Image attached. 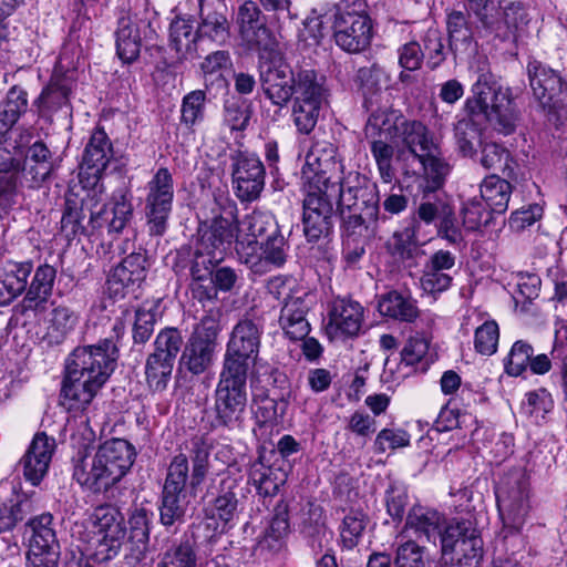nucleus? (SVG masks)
I'll return each instance as SVG.
<instances>
[{"instance_id": "obj_48", "label": "nucleus", "mask_w": 567, "mask_h": 567, "mask_svg": "<svg viewBox=\"0 0 567 567\" xmlns=\"http://www.w3.org/2000/svg\"><path fill=\"white\" fill-rule=\"evenodd\" d=\"M239 486L233 477H226L220 482L218 496L214 501V515H217L224 523L230 522L238 508Z\"/></svg>"}, {"instance_id": "obj_8", "label": "nucleus", "mask_w": 567, "mask_h": 567, "mask_svg": "<svg viewBox=\"0 0 567 567\" xmlns=\"http://www.w3.org/2000/svg\"><path fill=\"white\" fill-rule=\"evenodd\" d=\"M219 331L218 310H209L195 326L181 357V364L192 374H202L213 365Z\"/></svg>"}, {"instance_id": "obj_32", "label": "nucleus", "mask_w": 567, "mask_h": 567, "mask_svg": "<svg viewBox=\"0 0 567 567\" xmlns=\"http://www.w3.org/2000/svg\"><path fill=\"white\" fill-rule=\"evenodd\" d=\"M113 157L110 138L102 128H96L85 146L81 168L93 177H99Z\"/></svg>"}, {"instance_id": "obj_20", "label": "nucleus", "mask_w": 567, "mask_h": 567, "mask_svg": "<svg viewBox=\"0 0 567 567\" xmlns=\"http://www.w3.org/2000/svg\"><path fill=\"white\" fill-rule=\"evenodd\" d=\"M147 274V258L144 252L126 256L110 274L107 289L113 297H124L140 287Z\"/></svg>"}, {"instance_id": "obj_7", "label": "nucleus", "mask_w": 567, "mask_h": 567, "mask_svg": "<svg viewBox=\"0 0 567 567\" xmlns=\"http://www.w3.org/2000/svg\"><path fill=\"white\" fill-rule=\"evenodd\" d=\"M248 373L221 368L215 390V422L228 429L240 427L248 402Z\"/></svg>"}, {"instance_id": "obj_3", "label": "nucleus", "mask_w": 567, "mask_h": 567, "mask_svg": "<svg viewBox=\"0 0 567 567\" xmlns=\"http://www.w3.org/2000/svg\"><path fill=\"white\" fill-rule=\"evenodd\" d=\"M302 177L307 185V196L303 199V231L309 241H317L327 236L333 226V204L338 203V183L331 182L327 176L315 153L307 155Z\"/></svg>"}, {"instance_id": "obj_5", "label": "nucleus", "mask_w": 567, "mask_h": 567, "mask_svg": "<svg viewBox=\"0 0 567 567\" xmlns=\"http://www.w3.org/2000/svg\"><path fill=\"white\" fill-rule=\"evenodd\" d=\"M292 96V117L297 130L309 134L328 96L326 76L313 69H298Z\"/></svg>"}, {"instance_id": "obj_37", "label": "nucleus", "mask_w": 567, "mask_h": 567, "mask_svg": "<svg viewBox=\"0 0 567 567\" xmlns=\"http://www.w3.org/2000/svg\"><path fill=\"white\" fill-rule=\"evenodd\" d=\"M32 271L30 262L10 264L0 275V305H8L27 288Z\"/></svg>"}, {"instance_id": "obj_14", "label": "nucleus", "mask_w": 567, "mask_h": 567, "mask_svg": "<svg viewBox=\"0 0 567 567\" xmlns=\"http://www.w3.org/2000/svg\"><path fill=\"white\" fill-rule=\"evenodd\" d=\"M297 71L280 56H272L259 64V83L266 99L280 109L293 96Z\"/></svg>"}, {"instance_id": "obj_23", "label": "nucleus", "mask_w": 567, "mask_h": 567, "mask_svg": "<svg viewBox=\"0 0 567 567\" xmlns=\"http://www.w3.org/2000/svg\"><path fill=\"white\" fill-rule=\"evenodd\" d=\"M23 185L40 188L54 169L53 154L41 141L24 147L22 164Z\"/></svg>"}, {"instance_id": "obj_29", "label": "nucleus", "mask_w": 567, "mask_h": 567, "mask_svg": "<svg viewBox=\"0 0 567 567\" xmlns=\"http://www.w3.org/2000/svg\"><path fill=\"white\" fill-rule=\"evenodd\" d=\"M73 477L81 486L93 493L105 492L118 483L96 454L91 458H81L74 465Z\"/></svg>"}, {"instance_id": "obj_43", "label": "nucleus", "mask_w": 567, "mask_h": 567, "mask_svg": "<svg viewBox=\"0 0 567 567\" xmlns=\"http://www.w3.org/2000/svg\"><path fill=\"white\" fill-rule=\"evenodd\" d=\"M142 35L140 27H135L130 19H121L116 32V50L120 59L131 63L140 55Z\"/></svg>"}, {"instance_id": "obj_15", "label": "nucleus", "mask_w": 567, "mask_h": 567, "mask_svg": "<svg viewBox=\"0 0 567 567\" xmlns=\"http://www.w3.org/2000/svg\"><path fill=\"white\" fill-rule=\"evenodd\" d=\"M231 178L236 196L241 202H254L265 187V165L256 154L238 151L231 156Z\"/></svg>"}, {"instance_id": "obj_53", "label": "nucleus", "mask_w": 567, "mask_h": 567, "mask_svg": "<svg viewBox=\"0 0 567 567\" xmlns=\"http://www.w3.org/2000/svg\"><path fill=\"white\" fill-rule=\"evenodd\" d=\"M28 105V92L20 85H13L0 102V115L13 126L27 112Z\"/></svg>"}, {"instance_id": "obj_28", "label": "nucleus", "mask_w": 567, "mask_h": 567, "mask_svg": "<svg viewBox=\"0 0 567 567\" xmlns=\"http://www.w3.org/2000/svg\"><path fill=\"white\" fill-rule=\"evenodd\" d=\"M310 297L308 292L302 291L301 296H296L284 303L279 323L291 340H303L310 331V324L306 319Z\"/></svg>"}, {"instance_id": "obj_64", "label": "nucleus", "mask_w": 567, "mask_h": 567, "mask_svg": "<svg viewBox=\"0 0 567 567\" xmlns=\"http://www.w3.org/2000/svg\"><path fill=\"white\" fill-rule=\"evenodd\" d=\"M533 354L534 350L532 346L524 341H516L513 344L505 363L506 372L516 377L522 374L528 367Z\"/></svg>"}, {"instance_id": "obj_25", "label": "nucleus", "mask_w": 567, "mask_h": 567, "mask_svg": "<svg viewBox=\"0 0 567 567\" xmlns=\"http://www.w3.org/2000/svg\"><path fill=\"white\" fill-rule=\"evenodd\" d=\"M455 266V256L440 249L435 251L426 261L421 277L422 289L431 295L442 292L449 289L452 284L450 270Z\"/></svg>"}, {"instance_id": "obj_46", "label": "nucleus", "mask_w": 567, "mask_h": 567, "mask_svg": "<svg viewBox=\"0 0 567 567\" xmlns=\"http://www.w3.org/2000/svg\"><path fill=\"white\" fill-rule=\"evenodd\" d=\"M52 520L51 514H42L30 522L31 537L29 548L60 551Z\"/></svg>"}, {"instance_id": "obj_36", "label": "nucleus", "mask_w": 567, "mask_h": 567, "mask_svg": "<svg viewBox=\"0 0 567 567\" xmlns=\"http://www.w3.org/2000/svg\"><path fill=\"white\" fill-rule=\"evenodd\" d=\"M342 220L343 241H370L379 228V221H385V216H371L364 214H339Z\"/></svg>"}, {"instance_id": "obj_10", "label": "nucleus", "mask_w": 567, "mask_h": 567, "mask_svg": "<svg viewBox=\"0 0 567 567\" xmlns=\"http://www.w3.org/2000/svg\"><path fill=\"white\" fill-rule=\"evenodd\" d=\"M262 327L244 318L234 327L224 354L223 367L248 373L258 358Z\"/></svg>"}, {"instance_id": "obj_50", "label": "nucleus", "mask_w": 567, "mask_h": 567, "mask_svg": "<svg viewBox=\"0 0 567 567\" xmlns=\"http://www.w3.org/2000/svg\"><path fill=\"white\" fill-rule=\"evenodd\" d=\"M197 28L199 37L208 38L220 45L227 43L230 39L229 22L221 12L203 13L202 22Z\"/></svg>"}, {"instance_id": "obj_33", "label": "nucleus", "mask_w": 567, "mask_h": 567, "mask_svg": "<svg viewBox=\"0 0 567 567\" xmlns=\"http://www.w3.org/2000/svg\"><path fill=\"white\" fill-rule=\"evenodd\" d=\"M55 277L56 270L51 265L44 264L37 268L30 287L20 305L22 312L44 309V305L52 293Z\"/></svg>"}, {"instance_id": "obj_26", "label": "nucleus", "mask_w": 567, "mask_h": 567, "mask_svg": "<svg viewBox=\"0 0 567 567\" xmlns=\"http://www.w3.org/2000/svg\"><path fill=\"white\" fill-rule=\"evenodd\" d=\"M446 517L434 508L414 505L406 515L402 533H412L415 538L436 544Z\"/></svg>"}, {"instance_id": "obj_27", "label": "nucleus", "mask_w": 567, "mask_h": 567, "mask_svg": "<svg viewBox=\"0 0 567 567\" xmlns=\"http://www.w3.org/2000/svg\"><path fill=\"white\" fill-rule=\"evenodd\" d=\"M104 383L65 371L61 404L69 411L84 410Z\"/></svg>"}, {"instance_id": "obj_57", "label": "nucleus", "mask_w": 567, "mask_h": 567, "mask_svg": "<svg viewBox=\"0 0 567 567\" xmlns=\"http://www.w3.org/2000/svg\"><path fill=\"white\" fill-rule=\"evenodd\" d=\"M183 344L184 340L177 328H165L156 336L152 353L175 363Z\"/></svg>"}, {"instance_id": "obj_44", "label": "nucleus", "mask_w": 567, "mask_h": 567, "mask_svg": "<svg viewBox=\"0 0 567 567\" xmlns=\"http://www.w3.org/2000/svg\"><path fill=\"white\" fill-rule=\"evenodd\" d=\"M420 225L412 221L402 230L393 233L392 237L388 240L386 247L391 255L400 258L401 260L413 259L419 251V233Z\"/></svg>"}, {"instance_id": "obj_52", "label": "nucleus", "mask_w": 567, "mask_h": 567, "mask_svg": "<svg viewBox=\"0 0 567 567\" xmlns=\"http://www.w3.org/2000/svg\"><path fill=\"white\" fill-rule=\"evenodd\" d=\"M172 200L145 199V216L152 236H162L167 229Z\"/></svg>"}, {"instance_id": "obj_49", "label": "nucleus", "mask_w": 567, "mask_h": 567, "mask_svg": "<svg viewBox=\"0 0 567 567\" xmlns=\"http://www.w3.org/2000/svg\"><path fill=\"white\" fill-rule=\"evenodd\" d=\"M447 31L450 50L454 54L465 52L470 49L473 42V33L463 12L452 11L449 14Z\"/></svg>"}, {"instance_id": "obj_19", "label": "nucleus", "mask_w": 567, "mask_h": 567, "mask_svg": "<svg viewBox=\"0 0 567 567\" xmlns=\"http://www.w3.org/2000/svg\"><path fill=\"white\" fill-rule=\"evenodd\" d=\"M252 243L254 241H248L247 246L240 243V248H237V252L254 272L261 274L267 271L268 266L280 268L286 264L290 246L281 231L261 241L260 255L245 254V250L248 249Z\"/></svg>"}, {"instance_id": "obj_9", "label": "nucleus", "mask_w": 567, "mask_h": 567, "mask_svg": "<svg viewBox=\"0 0 567 567\" xmlns=\"http://www.w3.org/2000/svg\"><path fill=\"white\" fill-rule=\"evenodd\" d=\"M116 352L110 338L96 346L79 347L66 359L65 371L105 383L114 370Z\"/></svg>"}, {"instance_id": "obj_56", "label": "nucleus", "mask_w": 567, "mask_h": 567, "mask_svg": "<svg viewBox=\"0 0 567 567\" xmlns=\"http://www.w3.org/2000/svg\"><path fill=\"white\" fill-rule=\"evenodd\" d=\"M249 480L260 496H274L278 493L282 480L275 470L265 466L261 462H255L250 467Z\"/></svg>"}, {"instance_id": "obj_42", "label": "nucleus", "mask_w": 567, "mask_h": 567, "mask_svg": "<svg viewBox=\"0 0 567 567\" xmlns=\"http://www.w3.org/2000/svg\"><path fill=\"white\" fill-rule=\"evenodd\" d=\"M403 116H399L395 112L386 110L373 111L365 125L367 137H379L384 140H392L399 137L401 131V121Z\"/></svg>"}, {"instance_id": "obj_54", "label": "nucleus", "mask_w": 567, "mask_h": 567, "mask_svg": "<svg viewBox=\"0 0 567 567\" xmlns=\"http://www.w3.org/2000/svg\"><path fill=\"white\" fill-rule=\"evenodd\" d=\"M85 216L83 203H79L75 198L65 199V207L61 218V231L65 238L72 239L78 234L89 233L87 227L82 223Z\"/></svg>"}, {"instance_id": "obj_59", "label": "nucleus", "mask_w": 567, "mask_h": 567, "mask_svg": "<svg viewBox=\"0 0 567 567\" xmlns=\"http://www.w3.org/2000/svg\"><path fill=\"white\" fill-rule=\"evenodd\" d=\"M196 553L189 540L181 542L167 549L157 567H196Z\"/></svg>"}, {"instance_id": "obj_34", "label": "nucleus", "mask_w": 567, "mask_h": 567, "mask_svg": "<svg viewBox=\"0 0 567 567\" xmlns=\"http://www.w3.org/2000/svg\"><path fill=\"white\" fill-rule=\"evenodd\" d=\"M73 81L66 75H53L37 100L41 114H52L56 111L70 112L69 96L72 92Z\"/></svg>"}, {"instance_id": "obj_17", "label": "nucleus", "mask_w": 567, "mask_h": 567, "mask_svg": "<svg viewBox=\"0 0 567 567\" xmlns=\"http://www.w3.org/2000/svg\"><path fill=\"white\" fill-rule=\"evenodd\" d=\"M24 145L21 142L0 141V212L13 204L19 186L23 185L22 164Z\"/></svg>"}, {"instance_id": "obj_11", "label": "nucleus", "mask_w": 567, "mask_h": 567, "mask_svg": "<svg viewBox=\"0 0 567 567\" xmlns=\"http://www.w3.org/2000/svg\"><path fill=\"white\" fill-rule=\"evenodd\" d=\"M439 539L443 556L455 555L452 560L478 561L482 558L483 542L471 518H446Z\"/></svg>"}, {"instance_id": "obj_6", "label": "nucleus", "mask_w": 567, "mask_h": 567, "mask_svg": "<svg viewBox=\"0 0 567 567\" xmlns=\"http://www.w3.org/2000/svg\"><path fill=\"white\" fill-rule=\"evenodd\" d=\"M529 85L535 99L546 111L549 124L559 128L567 124V82L553 69L538 61L527 65Z\"/></svg>"}, {"instance_id": "obj_2", "label": "nucleus", "mask_w": 567, "mask_h": 567, "mask_svg": "<svg viewBox=\"0 0 567 567\" xmlns=\"http://www.w3.org/2000/svg\"><path fill=\"white\" fill-rule=\"evenodd\" d=\"M209 446L192 440L188 454L178 453L169 462L163 486L159 520L165 527L184 522L190 497H195L209 471Z\"/></svg>"}, {"instance_id": "obj_38", "label": "nucleus", "mask_w": 567, "mask_h": 567, "mask_svg": "<svg viewBox=\"0 0 567 567\" xmlns=\"http://www.w3.org/2000/svg\"><path fill=\"white\" fill-rule=\"evenodd\" d=\"M417 161L423 166V179L420 184V190L441 193L440 190L445 183L451 167L449 163L440 156V150L437 148V152L421 154Z\"/></svg>"}, {"instance_id": "obj_51", "label": "nucleus", "mask_w": 567, "mask_h": 567, "mask_svg": "<svg viewBox=\"0 0 567 567\" xmlns=\"http://www.w3.org/2000/svg\"><path fill=\"white\" fill-rule=\"evenodd\" d=\"M173 362L159 358L153 353L147 357L145 375L148 388L154 392H162L166 389L174 368Z\"/></svg>"}, {"instance_id": "obj_22", "label": "nucleus", "mask_w": 567, "mask_h": 567, "mask_svg": "<svg viewBox=\"0 0 567 567\" xmlns=\"http://www.w3.org/2000/svg\"><path fill=\"white\" fill-rule=\"evenodd\" d=\"M87 212L90 213L91 231L106 228L109 233H121L133 216L132 204L121 192L114 194L107 204L95 210L87 209Z\"/></svg>"}, {"instance_id": "obj_41", "label": "nucleus", "mask_w": 567, "mask_h": 567, "mask_svg": "<svg viewBox=\"0 0 567 567\" xmlns=\"http://www.w3.org/2000/svg\"><path fill=\"white\" fill-rule=\"evenodd\" d=\"M480 193L481 200L492 213L503 214L507 210L512 194L507 181L495 175L488 176L482 182Z\"/></svg>"}, {"instance_id": "obj_13", "label": "nucleus", "mask_w": 567, "mask_h": 567, "mask_svg": "<svg viewBox=\"0 0 567 567\" xmlns=\"http://www.w3.org/2000/svg\"><path fill=\"white\" fill-rule=\"evenodd\" d=\"M337 183L339 214H364L368 218L378 216L380 197L374 183L358 173Z\"/></svg>"}, {"instance_id": "obj_16", "label": "nucleus", "mask_w": 567, "mask_h": 567, "mask_svg": "<svg viewBox=\"0 0 567 567\" xmlns=\"http://www.w3.org/2000/svg\"><path fill=\"white\" fill-rule=\"evenodd\" d=\"M332 28L334 41L343 51L359 53L371 43L372 23L364 13L338 9Z\"/></svg>"}, {"instance_id": "obj_62", "label": "nucleus", "mask_w": 567, "mask_h": 567, "mask_svg": "<svg viewBox=\"0 0 567 567\" xmlns=\"http://www.w3.org/2000/svg\"><path fill=\"white\" fill-rule=\"evenodd\" d=\"M147 199L172 200L174 198V181L169 171L159 168L147 184Z\"/></svg>"}, {"instance_id": "obj_55", "label": "nucleus", "mask_w": 567, "mask_h": 567, "mask_svg": "<svg viewBox=\"0 0 567 567\" xmlns=\"http://www.w3.org/2000/svg\"><path fill=\"white\" fill-rule=\"evenodd\" d=\"M78 316L70 308L59 306L52 310L48 338L50 342L60 343L74 329Z\"/></svg>"}, {"instance_id": "obj_24", "label": "nucleus", "mask_w": 567, "mask_h": 567, "mask_svg": "<svg viewBox=\"0 0 567 567\" xmlns=\"http://www.w3.org/2000/svg\"><path fill=\"white\" fill-rule=\"evenodd\" d=\"M54 447L55 441L45 433L34 435L21 460L24 477L33 485L39 484L47 474Z\"/></svg>"}, {"instance_id": "obj_47", "label": "nucleus", "mask_w": 567, "mask_h": 567, "mask_svg": "<svg viewBox=\"0 0 567 567\" xmlns=\"http://www.w3.org/2000/svg\"><path fill=\"white\" fill-rule=\"evenodd\" d=\"M96 550L94 558L97 561H106L116 557L125 540L127 539L126 525H121L115 528H107L104 532L96 534Z\"/></svg>"}, {"instance_id": "obj_21", "label": "nucleus", "mask_w": 567, "mask_h": 567, "mask_svg": "<svg viewBox=\"0 0 567 567\" xmlns=\"http://www.w3.org/2000/svg\"><path fill=\"white\" fill-rule=\"evenodd\" d=\"M362 319L363 308L359 302L347 298H337L329 311L327 331L334 339L354 337L361 329Z\"/></svg>"}, {"instance_id": "obj_61", "label": "nucleus", "mask_w": 567, "mask_h": 567, "mask_svg": "<svg viewBox=\"0 0 567 567\" xmlns=\"http://www.w3.org/2000/svg\"><path fill=\"white\" fill-rule=\"evenodd\" d=\"M390 76L385 70L377 63L360 68L355 76L357 83H359L365 95L380 92L381 84L388 82Z\"/></svg>"}, {"instance_id": "obj_30", "label": "nucleus", "mask_w": 567, "mask_h": 567, "mask_svg": "<svg viewBox=\"0 0 567 567\" xmlns=\"http://www.w3.org/2000/svg\"><path fill=\"white\" fill-rule=\"evenodd\" d=\"M289 532L288 507L286 504H278L269 526L262 537L257 542L254 554L267 556L279 553L285 546V539Z\"/></svg>"}, {"instance_id": "obj_18", "label": "nucleus", "mask_w": 567, "mask_h": 567, "mask_svg": "<svg viewBox=\"0 0 567 567\" xmlns=\"http://www.w3.org/2000/svg\"><path fill=\"white\" fill-rule=\"evenodd\" d=\"M238 219L236 215V207L231 206L225 208L223 214L214 217L212 223L204 224L198 229V244L202 251H208L220 258L236 238L238 239ZM241 241L237 240V248H240Z\"/></svg>"}, {"instance_id": "obj_39", "label": "nucleus", "mask_w": 567, "mask_h": 567, "mask_svg": "<svg viewBox=\"0 0 567 567\" xmlns=\"http://www.w3.org/2000/svg\"><path fill=\"white\" fill-rule=\"evenodd\" d=\"M378 310L384 317L403 322H413L420 315L416 302L395 290L381 296Z\"/></svg>"}, {"instance_id": "obj_40", "label": "nucleus", "mask_w": 567, "mask_h": 567, "mask_svg": "<svg viewBox=\"0 0 567 567\" xmlns=\"http://www.w3.org/2000/svg\"><path fill=\"white\" fill-rule=\"evenodd\" d=\"M198 28L195 21L177 17L169 27L171 45L181 59H186L197 51Z\"/></svg>"}, {"instance_id": "obj_31", "label": "nucleus", "mask_w": 567, "mask_h": 567, "mask_svg": "<svg viewBox=\"0 0 567 567\" xmlns=\"http://www.w3.org/2000/svg\"><path fill=\"white\" fill-rule=\"evenodd\" d=\"M95 454L120 482L134 463L135 450L126 440L114 439L101 445Z\"/></svg>"}, {"instance_id": "obj_60", "label": "nucleus", "mask_w": 567, "mask_h": 567, "mask_svg": "<svg viewBox=\"0 0 567 567\" xmlns=\"http://www.w3.org/2000/svg\"><path fill=\"white\" fill-rule=\"evenodd\" d=\"M463 225L467 230H477L492 220V212L478 198H473L462 208Z\"/></svg>"}, {"instance_id": "obj_63", "label": "nucleus", "mask_w": 567, "mask_h": 567, "mask_svg": "<svg viewBox=\"0 0 567 567\" xmlns=\"http://www.w3.org/2000/svg\"><path fill=\"white\" fill-rule=\"evenodd\" d=\"M424 548L415 540L408 539L398 545L394 563L396 567H425Z\"/></svg>"}, {"instance_id": "obj_45", "label": "nucleus", "mask_w": 567, "mask_h": 567, "mask_svg": "<svg viewBox=\"0 0 567 567\" xmlns=\"http://www.w3.org/2000/svg\"><path fill=\"white\" fill-rule=\"evenodd\" d=\"M450 207L451 205L443 193L421 190L420 203L412 221H416L419 225L421 221L427 225L432 224L436 219L440 220L443 215L449 214Z\"/></svg>"}, {"instance_id": "obj_4", "label": "nucleus", "mask_w": 567, "mask_h": 567, "mask_svg": "<svg viewBox=\"0 0 567 567\" xmlns=\"http://www.w3.org/2000/svg\"><path fill=\"white\" fill-rule=\"evenodd\" d=\"M496 501L504 528L511 533L520 530L530 512V484L525 468H512L501 477Z\"/></svg>"}, {"instance_id": "obj_35", "label": "nucleus", "mask_w": 567, "mask_h": 567, "mask_svg": "<svg viewBox=\"0 0 567 567\" xmlns=\"http://www.w3.org/2000/svg\"><path fill=\"white\" fill-rule=\"evenodd\" d=\"M401 137L411 155L416 159L421 154L437 152V144L434 142L427 127L420 121H401Z\"/></svg>"}, {"instance_id": "obj_12", "label": "nucleus", "mask_w": 567, "mask_h": 567, "mask_svg": "<svg viewBox=\"0 0 567 567\" xmlns=\"http://www.w3.org/2000/svg\"><path fill=\"white\" fill-rule=\"evenodd\" d=\"M235 25L241 42L249 50L267 51L276 44L267 17L254 0H245L238 6Z\"/></svg>"}, {"instance_id": "obj_1", "label": "nucleus", "mask_w": 567, "mask_h": 567, "mask_svg": "<svg viewBox=\"0 0 567 567\" xmlns=\"http://www.w3.org/2000/svg\"><path fill=\"white\" fill-rule=\"evenodd\" d=\"M473 96L465 107L471 115L454 125V138L460 154L473 157L481 146L482 131L472 117L483 115L497 132L512 134L517 125L519 113L508 90H504L489 72H481L472 87Z\"/></svg>"}, {"instance_id": "obj_58", "label": "nucleus", "mask_w": 567, "mask_h": 567, "mask_svg": "<svg viewBox=\"0 0 567 567\" xmlns=\"http://www.w3.org/2000/svg\"><path fill=\"white\" fill-rule=\"evenodd\" d=\"M243 226L246 228L248 235L254 238L252 244H257V238L271 237L274 234L280 231L275 217L267 213L252 212L248 215Z\"/></svg>"}]
</instances>
